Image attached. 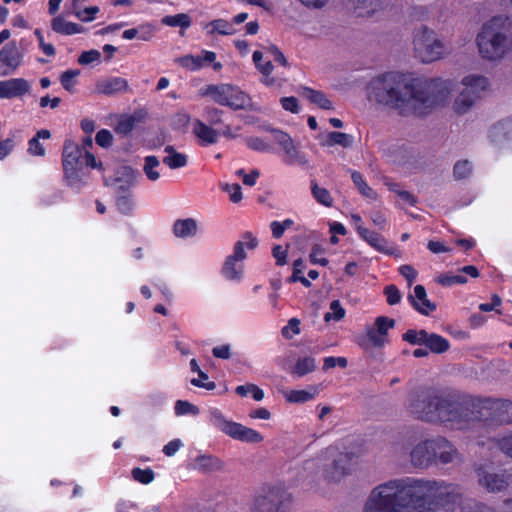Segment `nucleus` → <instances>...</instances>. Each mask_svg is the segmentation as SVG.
<instances>
[{
	"instance_id": "obj_35",
	"label": "nucleus",
	"mask_w": 512,
	"mask_h": 512,
	"mask_svg": "<svg viewBox=\"0 0 512 512\" xmlns=\"http://www.w3.org/2000/svg\"><path fill=\"white\" fill-rule=\"evenodd\" d=\"M283 151L285 153L284 161L288 164L306 165L308 163L306 156L295 147L293 142Z\"/></svg>"
},
{
	"instance_id": "obj_15",
	"label": "nucleus",
	"mask_w": 512,
	"mask_h": 512,
	"mask_svg": "<svg viewBox=\"0 0 512 512\" xmlns=\"http://www.w3.org/2000/svg\"><path fill=\"white\" fill-rule=\"evenodd\" d=\"M434 465H447L462 462V456L457 448L445 437L431 438Z\"/></svg>"
},
{
	"instance_id": "obj_18",
	"label": "nucleus",
	"mask_w": 512,
	"mask_h": 512,
	"mask_svg": "<svg viewBox=\"0 0 512 512\" xmlns=\"http://www.w3.org/2000/svg\"><path fill=\"white\" fill-rule=\"evenodd\" d=\"M23 55L15 41L5 44L0 50V62L6 67L1 75L12 74L21 65Z\"/></svg>"
},
{
	"instance_id": "obj_23",
	"label": "nucleus",
	"mask_w": 512,
	"mask_h": 512,
	"mask_svg": "<svg viewBox=\"0 0 512 512\" xmlns=\"http://www.w3.org/2000/svg\"><path fill=\"white\" fill-rule=\"evenodd\" d=\"M357 231L361 238H363L369 245L385 254H393V250L388 248V243L380 234L370 231L367 228L359 225Z\"/></svg>"
},
{
	"instance_id": "obj_50",
	"label": "nucleus",
	"mask_w": 512,
	"mask_h": 512,
	"mask_svg": "<svg viewBox=\"0 0 512 512\" xmlns=\"http://www.w3.org/2000/svg\"><path fill=\"white\" fill-rule=\"evenodd\" d=\"M273 69L274 66L271 61H267L258 68V70L263 75L262 83L266 86H272L276 83V78L271 76Z\"/></svg>"
},
{
	"instance_id": "obj_22",
	"label": "nucleus",
	"mask_w": 512,
	"mask_h": 512,
	"mask_svg": "<svg viewBox=\"0 0 512 512\" xmlns=\"http://www.w3.org/2000/svg\"><path fill=\"white\" fill-rule=\"evenodd\" d=\"M408 299L412 306L423 315H429L430 312L436 310V304L427 298L426 290L422 285H416L414 295H409Z\"/></svg>"
},
{
	"instance_id": "obj_56",
	"label": "nucleus",
	"mask_w": 512,
	"mask_h": 512,
	"mask_svg": "<svg viewBox=\"0 0 512 512\" xmlns=\"http://www.w3.org/2000/svg\"><path fill=\"white\" fill-rule=\"evenodd\" d=\"M175 413L177 415L193 414L197 415L199 409L197 406L189 403L188 401L178 400L175 404Z\"/></svg>"
},
{
	"instance_id": "obj_20",
	"label": "nucleus",
	"mask_w": 512,
	"mask_h": 512,
	"mask_svg": "<svg viewBox=\"0 0 512 512\" xmlns=\"http://www.w3.org/2000/svg\"><path fill=\"white\" fill-rule=\"evenodd\" d=\"M30 91V84L24 78H11L0 81V99L22 97Z\"/></svg>"
},
{
	"instance_id": "obj_32",
	"label": "nucleus",
	"mask_w": 512,
	"mask_h": 512,
	"mask_svg": "<svg viewBox=\"0 0 512 512\" xmlns=\"http://www.w3.org/2000/svg\"><path fill=\"white\" fill-rule=\"evenodd\" d=\"M311 193L318 203L326 207L333 205V198L330 192L326 188L320 187L314 180L311 181Z\"/></svg>"
},
{
	"instance_id": "obj_36",
	"label": "nucleus",
	"mask_w": 512,
	"mask_h": 512,
	"mask_svg": "<svg viewBox=\"0 0 512 512\" xmlns=\"http://www.w3.org/2000/svg\"><path fill=\"white\" fill-rule=\"evenodd\" d=\"M351 178H352L354 185L357 187L358 191L363 196L373 199V200L376 199V197H377L376 192L371 187H369L367 185V183L363 180V177L359 172H357V171L352 172Z\"/></svg>"
},
{
	"instance_id": "obj_28",
	"label": "nucleus",
	"mask_w": 512,
	"mask_h": 512,
	"mask_svg": "<svg viewBox=\"0 0 512 512\" xmlns=\"http://www.w3.org/2000/svg\"><path fill=\"white\" fill-rule=\"evenodd\" d=\"M53 31L61 35H74L82 31L81 26L66 21L62 16H56L51 21Z\"/></svg>"
},
{
	"instance_id": "obj_58",
	"label": "nucleus",
	"mask_w": 512,
	"mask_h": 512,
	"mask_svg": "<svg viewBox=\"0 0 512 512\" xmlns=\"http://www.w3.org/2000/svg\"><path fill=\"white\" fill-rule=\"evenodd\" d=\"M210 25L212 26V33L217 32L221 35H231L233 33L231 25L224 19L214 20Z\"/></svg>"
},
{
	"instance_id": "obj_63",
	"label": "nucleus",
	"mask_w": 512,
	"mask_h": 512,
	"mask_svg": "<svg viewBox=\"0 0 512 512\" xmlns=\"http://www.w3.org/2000/svg\"><path fill=\"white\" fill-rule=\"evenodd\" d=\"M281 106L284 110L290 111L292 113L299 112L298 100L296 97H283L280 99Z\"/></svg>"
},
{
	"instance_id": "obj_27",
	"label": "nucleus",
	"mask_w": 512,
	"mask_h": 512,
	"mask_svg": "<svg viewBox=\"0 0 512 512\" xmlns=\"http://www.w3.org/2000/svg\"><path fill=\"white\" fill-rule=\"evenodd\" d=\"M197 223L192 218L179 219L174 222L173 233L176 237L185 238L195 235Z\"/></svg>"
},
{
	"instance_id": "obj_38",
	"label": "nucleus",
	"mask_w": 512,
	"mask_h": 512,
	"mask_svg": "<svg viewBox=\"0 0 512 512\" xmlns=\"http://www.w3.org/2000/svg\"><path fill=\"white\" fill-rule=\"evenodd\" d=\"M144 166L143 171L145 175L148 177L151 181H156L160 178L159 172L156 170V168L159 167L160 162L156 156H147L144 160Z\"/></svg>"
},
{
	"instance_id": "obj_8",
	"label": "nucleus",
	"mask_w": 512,
	"mask_h": 512,
	"mask_svg": "<svg viewBox=\"0 0 512 512\" xmlns=\"http://www.w3.org/2000/svg\"><path fill=\"white\" fill-rule=\"evenodd\" d=\"M439 387L418 386L407 395L406 409L415 419L431 423Z\"/></svg>"
},
{
	"instance_id": "obj_53",
	"label": "nucleus",
	"mask_w": 512,
	"mask_h": 512,
	"mask_svg": "<svg viewBox=\"0 0 512 512\" xmlns=\"http://www.w3.org/2000/svg\"><path fill=\"white\" fill-rule=\"evenodd\" d=\"M436 281L442 286H452L454 284H464L467 279L462 275L441 274Z\"/></svg>"
},
{
	"instance_id": "obj_48",
	"label": "nucleus",
	"mask_w": 512,
	"mask_h": 512,
	"mask_svg": "<svg viewBox=\"0 0 512 512\" xmlns=\"http://www.w3.org/2000/svg\"><path fill=\"white\" fill-rule=\"evenodd\" d=\"M314 393L306 390H292L286 397L292 403H304L313 399Z\"/></svg>"
},
{
	"instance_id": "obj_64",
	"label": "nucleus",
	"mask_w": 512,
	"mask_h": 512,
	"mask_svg": "<svg viewBox=\"0 0 512 512\" xmlns=\"http://www.w3.org/2000/svg\"><path fill=\"white\" fill-rule=\"evenodd\" d=\"M155 28L151 24L138 27V38L142 41H150L154 37Z\"/></svg>"
},
{
	"instance_id": "obj_31",
	"label": "nucleus",
	"mask_w": 512,
	"mask_h": 512,
	"mask_svg": "<svg viewBox=\"0 0 512 512\" xmlns=\"http://www.w3.org/2000/svg\"><path fill=\"white\" fill-rule=\"evenodd\" d=\"M355 8L362 11V14L368 16L384 9L387 4L386 0H354Z\"/></svg>"
},
{
	"instance_id": "obj_43",
	"label": "nucleus",
	"mask_w": 512,
	"mask_h": 512,
	"mask_svg": "<svg viewBox=\"0 0 512 512\" xmlns=\"http://www.w3.org/2000/svg\"><path fill=\"white\" fill-rule=\"evenodd\" d=\"M495 445L504 455L512 458V431L495 439Z\"/></svg>"
},
{
	"instance_id": "obj_62",
	"label": "nucleus",
	"mask_w": 512,
	"mask_h": 512,
	"mask_svg": "<svg viewBox=\"0 0 512 512\" xmlns=\"http://www.w3.org/2000/svg\"><path fill=\"white\" fill-rule=\"evenodd\" d=\"M271 132L273 134L274 141L277 142L282 149L287 148V146L293 142L292 138L281 130L273 129Z\"/></svg>"
},
{
	"instance_id": "obj_57",
	"label": "nucleus",
	"mask_w": 512,
	"mask_h": 512,
	"mask_svg": "<svg viewBox=\"0 0 512 512\" xmlns=\"http://www.w3.org/2000/svg\"><path fill=\"white\" fill-rule=\"evenodd\" d=\"M182 67L195 70L202 67V59L192 55H186L176 60Z\"/></svg>"
},
{
	"instance_id": "obj_55",
	"label": "nucleus",
	"mask_w": 512,
	"mask_h": 512,
	"mask_svg": "<svg viewBox=\"0 0 512 512\" xmlns=\"http://www.w3.org/2000/svg\"><path fill=\"white\" fill-rule=\"evenodd\" d=\"M300 333V320L291 318L288 324L282 328V336L286 339H291L294 335Z\"/></svg>"
},
{
	"instance_id": "obj_51",
	"label": "nucleus",
	"mask_w": 512,
	"mask_h": 512,
	"mask_svg": "<svg viewBox=\"0 0 512 512\" xmlns=\"http://www.w3.org/2000/svg\"><path fill=\"white\" fill-rule=\"evenodd\" d=\"M132 477L134 478V480L142 484H149L154 479V472L150 468L144 470L140 468H134L132 470Z\"/></svg>"
},
{
	"instance_id": "obj_59",
	"label": "nucleus",
	"mask_w": 512,
	"mask_h": 512,
	"mask_svg": "<svg viewBox=\"0 0 512 512\" xmlns=\"http://www.w3.org/2000/svg\"><path fill=\"white\" fill-rule=\"evenodd\" d=\"M247 146L255 151L265 152L270 150V145L267 144L263 139L258 137H249L246 139Z\"/></svg>"
},
{
	"instance_id": "obj_41",
	"label": "nucleus",
	"mask_w": 512,
	"mask_h": 512,
	"mask_svg": "<svg viewBox=\"0 0 512 512\" xmlns=\"http://www.w3.org/2000/svg\"><path fill=\"white\" fill-rule=\"evenodd\" d=\"M367 338V342L362 344L365 350H368L370 347L381 348L386 343V337L377 333L374 328H369L367 330Z\"/></svg>"
},
{
	"instance_id": "obj_26",
	"label": "nucleus",
	"mask_w": 512,
	"mask_h": 512,
	"mask_svg": "<svg viewBox=\"0 0 512 512\" xmlns=\"http://www.w3.org/2000/svg\"><path fill=\"white\" fill-rule=\"evenodd\" d=\"M51 138V132L48 129H41L39 130L36 135H34L29 141H28V153L33 156H40L43 157L46 154V150L44 146L40 143V139H50Z\"/></svg>"
},
{
	"instance_id": "obj_24",
	"label": "nucleus",
	"mask_w": 512,
	"mask_h": 512,
	"mask_svg": "<svg viewBox=\"0 0 512 512\" xmlns=\"http://www.w3.org/2000/svg\"><path fill=\"white\" fill-rule=\"evenodd\" d=\"M129 89V85L126 79L122 77L108 78L98 85V93L113 96L118 93L126 92Z\"/></svg>"
},
{
	"instance_id": "obj_10",
	"label": "nucleus",
	"mask_w": 512,
	"mask_h": 512,
	"mask_svg": "<svg viewBox=\"0 0 512 512\" xmlns=\"http://www.w3.org/2000/svg\"><path fill=\"white\" fill-rule=\"evenodd\" d=\"M463 89L453 102V111L458 115L467 113L488 87L483 76L469 75L462 80Z\"/></svg>"
},
{
	"instance_id": "obj_5",
	"label": "nucleus",
	"mask_w": 512,
	"mask_h": 512,
	"mask_svg": "<svg viewBox=\"0 0 512 512\" xmlns=\"http://www.w3.org/2000/svg\"><path fill=\"white\" fill-rule=\"evenodd\" d=\"M476 41L483 59L500 60L512 50L511 24L501 16L493 17L482 26Z\"/></svg>"
},
{
	"instance_id": "obj_34",
	"label": "nucleus",
	"mask_w": 512,
	"mask_h": 512,
	"mask_svg": "<svg viewBox=\"0 0 512 512\" xmlns=\"http://www.w3.org/2000/svg\"><path fill=\"white\" fill-rule=\"evenodd\" d=\"M195 461L198 467L204 471H217L223 467L222 461L212 455L198 456Z\"/></svg>"
},
{
	"instance_id": "obj_6",
	"label": "nucleus",
	"mask_w": 512,
	"mask_h": 512,
	"mask_svg": "<svg viewBox=\"0 0 512 512\" xmlns=\"http://www.w3.org/2000/svg\"><path fill=\"white\" fill-rule=\"evenodd\" d=\"M293 496L281 483L268 484L254 495L251 512H289Z\"/></svg>"
},
{
	"instance_id": "obj_9",
	"label": "nucleus",
	"mask_w": 512,
	"mask_h": 512,
	"mask_svg": "<svg viewBox=\"0 0 512 512\" xmlns=\"http://www.w3.org/2000/svg\"><path fill=\"white\" fill-rule=\"evenodd\" d=\"M201 94L211 96L216 103L235 110L252 109L250 97L230 84L208 85Z\"/></svg>"
},
{
	"instance_id": "obj_33",
	"label": "nucleus",
	"mask_w": 512,
	"mask_h": 512,
	"mask_svg": "<svg viewBox=\"0 0 512 512\" xmlns=\"http://www.w3.org/2000/svg\"><path fill=\"white\" fill-rule=\"evenodd\" d=\"M161 23L170 27L179 26L181 29H186L191 25V18L185 13L167 15L161 19Z\"/></svg>"
},
{
	"instance_id": "obj_29",
	"label": "nucleus",
	"mask_w": 512,
	"mask_h": 512,
	"mask_svg": "<svg viewBox=\"0 0 512 512\" xmlns=\"http://www.w3.org/2000/svg\"><path fill=\"white\" fill-rule=\"evenodd\" d=\"M302 95L322 109L332 110L334 108L332 102L321 91L309 87H302Z\"/></svg>"
},
{
	"instance_id": "obj_45",
	"label": "nucleus",
	"mask_w": 512,
	"mask_h": 512,
	"mask_svg": "<svg viewBox=\"0 0 512 512\" xmlns=\"http://www.w3.org/2000/svg\"><path fill=\"white\" fill-rule=\"evenodd\" d=\"M163 163L170 169H177L184 167L187 164V157L182 153H174L163 158Z\"/></svg>"
},
{
	"instance_id": "obj_19",
	"label": "nucleus",
	"mask_w": 512,
	"mask_h": 512,
	"mask_svg": "<svg viewBox=\"0 0 512 512\" xmlns=\"http://www.w3.org/2000/svg\"><path fill=\"white\" fill-rule=\"evenodd\" d=\"M478 483L488 492L496 493L508 487V479L503 473H495L484 469L478 470Z\"/></svg>"
},
{
	"instance_id": "obj_25",
	"label": "nucleus",
	"mask_w": 512,
	"mask_h": 512,
	"mask_svg": "<svg viewBox=\"0 0 512 512\" xmlns=\"http://www.w3.org/2000/svg\"><path fill=\"white\" fill-rule=\"evenodd\" d=\"M424 345L430 352L435 354L445 353L450 348V343L446 338L442 337L441 335L428 332Z\"/></svg>"
},
{
	"instance_id": "obj_7",
	"label": "nucleus",
	"mask_w": 512,
	"mask_h": 512,
	"mask_svg": "<svg viewBox=\"0 0 512 512\" xmlns=\"http://www.w3.org/2000/svg\"><path fill=\"white\" fill-rule=\"evenodd\" d=\"M412 44L415 57L422 63L438 61L447 54L443 40L426 25H420L413 30Z\"/></svg>"
},
{
	"instance_id": "obj_2",
	"label": "nucleus",
	"mask_w": 512,
	"mask_h": 512,
	"mask_svg": "<svg viewBox=\"0 0 512 512\" xmlns=\"http://www.w3.org/2000/svg\"><path fill=\"white\" fill-rule=\"evenodd\" d=\"M451 92L452 84L447 80L387 73L371 82L369 97L401 115L424 116L445 106Z\"/></svg>"
},
{
	"instance_id": "obj_42",
	"label": "nucleus",
	"mask_w": 512,
	"mask_h": 512,
	"mask_svg": "<svg viewBox=\"0 0 512 512\" xmlns=\"http://www.w3.org/2000/svg\"><path fill=\"white\" fill-rule=\"evenodd\" d=\"M426 335L427 331L424 329H409L403 334L402 339L412 345H424Z\"/></svg>"
},
{
	"instance_id": "obj_40",
	"label": "nucleus",
	"mask_w": 512,
	"mask_h": 512,
	"mask_svg": "<svg viewBox=\"0 0 512 512\" xmlns=\"http://www.w3.org/2000/svg\"><path fill=\"white\" fill-rule=\"evenodd\" d=\"M137 175L138 172L130 166H123L118 171L116 181L126 183L127 187H132L136 182Z\"/></svg>"
},
{
	"instance_id": "obj_12",
	"label": "nucleus",
	"mask_w": 512,
	"mask_h": 512,
	"mask_svg": "<svg viewBox=\"0 0 512 512\" xmlns=\"http://www.w3.org/2000/svg\"><path fill=\"white\" fill-rule=\"evenodd\" d=\"M214 424L229 437L247 443H260L263 436L252 428H248L240 423L226 420L218 410L212 412Z\"/></svg>"
},
{
	"instance_id": "obj_21",
	"label": "nucleus",
	"mask_w": 512,
	"mask_h": 512,
	"mask_svg": "<svg viewBox=\"0 0 512 512\" xmlns=\"http://www.w3.org/2000/svg\"><path fill=\"white\" fill-rule=\"evenodd\" d=\"M484 407L490 409L494 420L499 424H512V401L507 399L487 400Z\"/></svg>"
},
{
	"instance_id": "obj_54",
	"label": "nucleus",
	"mask_w": 512,
	"mask_h": 512,
	"mask_svg": "<svg viewBox=\"0 0 512 512\" xmlns=\"http://www.w3.org/2000/svg\"><path fill=\"white\" fill-rule=\"evenodd\" d=\"M330 309L332 312H328L324 316V320L326 322L330 321L331 319L334 320H341L345 315V310L341 307L340 302L338 300H334L330 304Z\"/></svg>"
},
{
	"instance_id": "obj_44",
	"label": "nucleus",
	"mask_w": 512,
	"mask_h": 512,
	"mask_svg": "<svg viewBox=\"0 0 512 512\" xmlns=\"http://www.w3.org/2000/svg\"><path fill=\"white\" fill-rule=\"evenodd\" d=\"M472 173V165L468 160L458 161L453 168L454 177L457 180L468 178Z\"/></svg>"
},
{
	"instance_id": "obj_60",
	"label": "nucleus",
	"mask_w": 512,
	"mask_h": 512,
	"mask_svg": "<svg viewBox=\"0 0 512 512\" xmlns=\"http://www.w3.org/2000/svg\"><path fill=\"white\" fill-rule=\"evenodd\" d=\"M384 293L387 297V302L389 305H395L401 300L400 291L395 285H389L385 287Z\"/></svg>"
},
{
	"instance_id": "obj_46",
	"label": "nucleus",
	"mask_w": 512,
	"mask_h": 512,
	"mask_svg": "<svg viewBox=\"0 0 512 512\" xmlns=\"http://www.w3.org/2000/svg\"><path fill=\"white\" fill-rule=\"evenodd\" d=\"M235 262L236 260L229 256L223 265L222 272L230 280L239 279L241 275V269L236 268Z\"/></svg>"
},
{
	"instance_id": "obj_47",
	"label": "nucleus",
	"mask_w": 512,
	"mask_h": 512,
	"mask_svg": "<svg viewBox=\"0 0 512 512\" xmlns=\"http://www.w3.org/2000/svg\"><path fill=\"white\" fill-rule=\"evenodd\" d=\"M79 74H80V70H78V69H75V70L69 69V70L64 71L60 77V82H61V85L63 86V88L67 91H71L75 85L74 79Z\"/></svg>"
},
{
	"instance_id": "obj_14",
	"label": "nucleus",
	"mask_w": 512,
	"mask_h": 512,
	"mask_svg": "<svg viewBox=\"0 0 512 512\" xmlns=\"http://www.w3.org/2000/svg\"><path fill=\"white\" fill-rule=\"evenodd\" d=\"M326 463L323 464V476L329 481H339L347 474L348 464L353 458V454L339 452L333 447H329L324 452Z\"/></svg>"
},
{
	"instance_id": "obj_37",
	"label": "nucleus",
	"mask_w": 512,
	"mask_h": 512,
	"mask_svg": "<svg viewBox=\"0 0 512 512\" xmlns=\"http://www.w3.org/2000/svg\"><path fill=\"white\" fill-rule=\"evenodd\" d=\"M324 145H340L344 148H347L352 145V136L343 132L333 131L328 134L327 142Z\"/></svg>"
},
{
	"instance_id": "obj_61",
	"label": "nucleus",
	"mask_w": 512,
	"mask_h": 512,
	"mask_svg": "<svg viewBox=\"0 0 512 512\" xmlns=\"http://www.w3.org/2000/svg\"><path fill=\"white\" fill-rule=\"evenodd\" d=\"M271 132L273 134L274 141L277 142L282 149L287 148V146L293 142L292 138L281 130L273 129Z\"/></svg>"
},
{
	"instance_id": "obj_13",
	"label": "nucleus",
	"mask_w": 512,
	"mask_h": 512,
	"mask_svg": "<svg viewBox=\"0 0 512 512\" xmlns=\"http://www.w3.org/2000/svg\"><path fill=\"white\" fill-rule=\"evenodd\" d=\"M214 424L229 437L247 443H260L263 436L252 428H248L240 423L226 420L218 410L212 412Z\"/></svg>"
},
{
	"instance_id": "obj_16",
	"label": "nucleus",
	"mask_w": 512,
	"mask_h": 512,
	"mask_svg": "<svg viewBox=\"0 0 512 512\" xmlns=\"http://www.w3.org/2000/svg\"><path fill=\"white\" fill-rule=\"evenodd\" d=\"M117 119V124L114 127V131L123 137L128 136L134 128L143 123L148 113L145 109H136L131 114H117L114 116Z\"/></svg>"
},
{
	"instance_id": "obj_4",
	"label": "nucleus",
	"mask_w": 512,
	"mask_h": 512,
	"mask_svg": "<svg viewBox=\"0 0 512 512\" xmlns=\"http://www.w3.org/2000/svg\"><path fill=\"white\" fill-rule=\"evenodd\" d=\"M481 419L479 404L464 399L457 393L439 388L431 423L444 424L453 429H465Z\"/></svg>"
},
{
	"instance_id": "obj_39",
	"label": "nucleus",
	"mask_w": 512,
	"mask_h": 512,
	"mask_svg": "<svg viewBox=\"0 0 512 512\" xmlns=\"http://www.w3.org/2000/svg\"><path fill=\"white\" fill-rule=\"evenodd\" d=\"M315 368V359L313 357H304L296 362L293 368V373L301 377L314 371Z\"/></svg>"
},
{
	"instance_id": "obj_3",
	"label": "nucleus",
	"mask_w": 512,
	"mask_h": 512,
	"mask_svg": "<svg viewBox=\"0 0 512 512\" xmlns=\"http://www.w3.org/2000/svg\"><path fill=\"white\" fill-rule=\"evenodd\" d=\"M93 148L92 136L86 135L81 143L71 138L63 142L61 153V165L63 182L71 189L80 190L85 186L91 171L96 168V156L91 152Z\"/></svg>"
},
{
	"instance_id": "obj_17",
	"label": "nucleus",
	"mask_w": 512,
	"mask_h": 512,
	"mask_svg": "<svg viewBox=\"0 0 512 512\" xmlns=\"http://www.w3.org/2000/svg\"><path fill=\"white\" fill-rule=\"evenodd\" d=\"M431 438L416 444L410 451V463L417 469H428L434 465Z\"/></svg>"
},
{
	"instance_id": "obj_30",
	"label": "nucleus",
	"mask_w": 512,
	"mask_h": 512,
	"mask_svg": "<svg viewBox=\"0 0 512 512\" xmlns=\"http://www.w3.org/2000/svg\"><path fill=\"white\" fill-rule=\"evenodd\" d=\"M194 133L206 144H213L217 141L218 133L200 120L194 123Z\"/></svg>"
},
{
	"instance_id": "obj_49",
	"label": "nucleus",
	"mask_w": 512,
	"mask_h": 512,
	"mask_svg": "<svg viewBox=\"0 0 512 512\" xmlns=\"http://www.w3.org/2000/svg\"><path fill=\"white\" fill-rule=\"evenodd\" d=\"M118 210L123 214H130L133 210L132 194L119 195L116 200Z\"/></svg>"
},
{
	"instance_id": "obj_1",
	"label": "nucleus",
	"mask_w": 512,
	"mask_h": 512,
	"mask_svg": "<svg viewBox=\"0 0 512 512\" xmlns=\"http://www.w3.org/2000/svg\"><path fill=\"white\" fill-rule=\"evenodd\" d=\"M462 496L459 486L445 481L395 478L371 490L363 512H454Z\"/></svg>"
},
{
	"instance_id": "obj_52",
	"label": "nucleus",
	"mask_w": 512,
	"mask_h": 512,
	"mask_svg": "<svg viewBox=\"0 0 512 512\" xmlns=\"http://www.w3.org/2000/svg\"><path fill=\"white\" fill-rule=\"evenodd\" d=\"M395 326V321L386 316H379L375 320V331L384 337L387 335V331Z\"/></svg>"
},
{
	"instance_id": "obj_11",
	"label": "nucleus",
	"mask_w": 512,
	"mask_h": 512,
	"mask_svg": "<svg viewBox=\"0 0 512 512\" xmlns=\"http://www.w3.org/2000/svg\"><path fill=\"white\" fill-rule=\"evenodd\" d=\"M214 424L229 437L247 443H260L263 436L252 428H248L240 423L226 420L218 410L212 412Z\"/></svg>"
}]
</instances>
